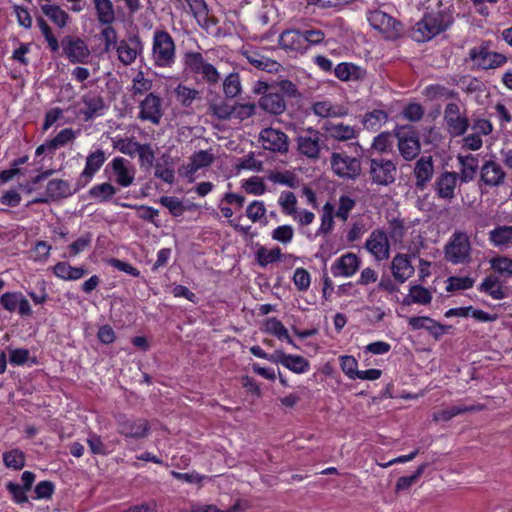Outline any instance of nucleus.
Wrapping results in <instances>:
<instances>
[{
	"label": "nucleus",
	"mask_w": 512,
	"mask_h": 512,
	"mask_svg": "<svg viewBox=\"0 0 512 512\" xmlns=\"http://www.w3.org/2000/svg\"><path fill=\"white\" fill-rule=\"evenodd\" d=\"M471 250L467 233L455 231L445 246V258L452 264H467L471 261Z\"/></svg>",
	"instance_id": "f257e3e1"
},
{
	"label": "nucleus",
	"mask_w": 512,
	"mask_h": 512,
	"mask_svg": "<svg viewBox=\"0 0 512 512\" xmlns=\"http://www.w3.org/2000/svg\"><path fill=\"white\" fill-rule=\"evenodd\" d=\"M400 155L406 161L414 160L421 151L418 133L412 125H402L395 129Z\"/></svg>",
	"instance_id": "f03ea898"
},
{
	"label": "nucleus",
	"mask_w": 512,
	"mask_h": 512,
	"mask_svg": "<svg viewBox=\"0 0 512 512\" xmlns=\"http://www.w3.org/2000/svg\"><path fill=\"white\" fill-rule=\"evenodd\" d=\"M324 137L323 134L313 128H308L306 131L299 134L296 138L299 154L309 160H318L322 146L324 145Z\"/></svg>",
	"instance_id": "7ed1b4c3"
},
{
	"label": "nucleus",
	"mask_w": 512,
	"mask_h": 512,
	"mask_svg": "<svg viewBox=\"0 0 512 512\" xmlns=\"http://www.w3.org/2000/svg\"><path fill=\"white\" fill-rule=\"evenodd\" d=\"M369 175L372 183L388 186L395 182L397 168L392 160L384 158H371Z\"/></svg>",
	"instance_id": "20e7f679"
},
{
	"label": "nucleus",
	"mask_w": 512,
	"mask_h": 512,
	"mask_svg": "<svg viewBox=\"0 0 512 512\" xmlns=\"http://www.w3.org/2000/svg\"><path fill=\"white\" fill-rule=\"evenodd\" d=\"M330 163L333 172L341 178L355 179L361 174L360 160L344 152H333Z\"/></svg>",
	"instance_id": "39448f33"
},
{
	"label": "nucleus",
	"mask_w": 512,
	"mask_h": 512,
	"mask_svg": "<svg viewBox=\"0 0 512 512\" xmlns=\"http://www.w3.org/2000/svg\"><path fill=\"white\" fill-rule=\"evenodd\" d=\"M259 142L265 150L274 153L285 154L289 150L288 136L283 131L272 127L261 130Z\"/></svg>",
	"instance_id": "423d86ee"
},
{
	"label": "nucleus",
	"mask_w": 512,
	"mask_h": 512,
	"mask_svg": "<svg viewBox=\"0 0 512 512\" xmlns=\"http://www.w3.org/2000/svg\"><path fill=\"white\" fill-rule=\"evenodd\" d=\"M453 23V17L449 11H431L424 15L416 26L417 32L425 29L427 32H445Z\"/></svg>",
	"instance_id": "0eeeda50"
},
{
	"label": "nucleus",
	"mask_w": 512,
	"mask_h": 512,
	"mask_svg": "<svg viewBox=\"0 0 512 512\" xmlns=\"http://www.w3.org/2000/svg\"><path fill=\"white\" fill-rule=\"evenodd\" d=\"M175 45L170 34H154L153 56L160 66L169 65L174 59Z\"/></svg>",
	"instance_id": "6e6552de"
},
{
	"label": "nucleus",
	"mask_w": 512,
	"mask_h": 512,
	"mask_svg": "<svg viewBox=\"0 0 512 512\" xmlns=\"http://www.w3.org/2000/svg\"><path fill=\"white\" fill-rule=\"evenodd\" d=\"M106 160V156L103 150L98 149L90 153L86 157L85 168L79 175L75 183V190L79 191L84 188L93 179L95 173L99 171Z\"/></svg>",
	"instance_id": "1a4fd4ad"
},
{
	"label": "nucleus",
	"mask_w": 512,
	"mask_h": 512,
	"mask_svg": "<svg viewBox=\"0 0 512 512\" xmlns=\"http://www.w3.org/2000/svg\"><path fill=\"white\" fill-rule=\"evenodd\" d=\"M321 34H279L278 42L282 49L286 51L305 52L310 42L318 43L322 38L313 39V36Z\"/></svg>",
	"instance_id": "9d476101"
},
{
	"label": "nucleus",
	"mask_w": 512,
	"mask_h": 512,
	"mask_svg": "<svg viewBox=\"0 0 512 512\" xmlns=\"http://www.w3.org/2000/svg\"><path fill=\"white\" fill-rule=\"evenodd\" d=\"M117 422L118 432L134 439L146 437L150 429L149 422L145 419H129L125 415H119Z\"/></svg>",
	"instance_id": "9b49d317"
},
{
	"label": "nucleus",
	"mask_w": 512,
	"mask_h": 512,
	"mask_svg": "<svg viewBox=\"0 0 512 512\" xmlns=\"http://www.w3.org/2000/svg\"><path fill=\"white\" fill-rule=\"evenodd\" d=\"M470 58L476 61L482 69H493L506 63L507 58L503 54L492 52L488 46L474 47L470 50Z\"/></svg>",
	"instance_id": "f8f14e48"
},
{
	"label": "nucleus",
	"mask_w": 512,
	"mask_h": 512,
	"mask_svg": "<svg viewBox=\"0 0 512 512\" xmlns=\"http://www.w3.org/2000/svg\"><path fill=\"white\" fill-rule=\"evenodd\" d=\"M365 248L375 257L377 261L389 258L390 244L386 233L383 230H374L365 243Z\"/></svg>",
	"instance_id": "ddd939ff"
},
{
	"label": "nucleus",
	"mask_w": 512,
	"mask_h": 512,
	"mask_svg": "<svg viewBox=\"0 0 512 512\" xmlns=\"http://www.w3.org/2000/svg\"><path fill=\"white\" fill-rule=\"evenodd\" d=\"M444 120L452 136H461L469 128V121L460 115V108L456 103H449L445 107Z\"/></svg>",
	"instance_id": "4468645a"
},
{
	"label": "nucleus",
	"mask_w": 512,
	"mask_h": 512,
	"mask_svg": "<svg viewBox=\"0 0 512 512\" xmlns=\"http://www.w3.org/2000/svg\"><path fill=\"white\" fill-rule=\"evenodd\" d=\"M458 179L459 174L457 172L445 171L441 173L434 183L436 195L447 201L454 199Z\"/></svg>",
	"instance_id": "2eb2a0df"
},
{
	"label": "nucleus",
	"mask_w": 512,
	"mask_h": 512,
	"mask_svg": "<svg viewBox=\"0 0 512 512\" xmlns=\"http://www.w3.org/2000/svg\"><path fill=\"white\" fill-rule=\"evenodd\" d=\"M367 20L370 26L378 32H397L402 28L400 21L381 10L368 12Z\"/></svg>",
	"instance_id": "dca6fc26"
},
{
	"label": "nucleus",
	"mask_w": 512,
	"mask_h": 512,
	"mask_svg": "<svg viewBox=\"0 0 512 512\" xmlns=\"http://www.w3.org/2000/svg\"><path fill=\"white\" fill-rule=\"evenodd\" d=\"M271 362L275 364H282L290 371L302 374L309 370L310 363L307 359L299 355L286 354L282 350H276Z\"/></svg>",
	"instance_id": "f3484780"
},
{
	"label": "nucleus",
	"mask_w": 512,
	"mask_h": 512,
	"mask_svg": "<svg viewBox=\"0 0 512 512\" xmlns=\"http://www.w3.org/2000/svg\"><path fill=\"white\" fill-rule=\"evenodd\" d=\"M139 118L141 120H148L151 123L158 125L162 118L161 99L157 95L150 93L140 103Z\"/></svg>",
	"instance_id": "a211bd4d"
},
{
	"label": "nucleus",
	"mask_w": 512,
	"mask_h": 512,
	"mask_svg": "<svg viewBox=\"0 0 512 512\" xmlns=\"http://www.w3.org/2000/svg\"><path fill=\"white\" fill-rule=\"evenodd\" d=\"M63 49L72 63H84L90 55L86 43L80 38L67 36L63 42Z\"/></svg>",
	"instance_id": "6ab92c4d"
},
{
	"label": "nucleus",
	"mask_w": 512,
	"mask_h": 512,
	"mask_svg": "<svg viewBox=\"0 0 512 512\" xmlns=\"http://www.w3.org/2000/svg\"><path fill=\"white\" fill-rule=\"evenodd\" d=\"M241 54L255 68L262 71H266L268 73H276L279 71L281 67V65L277 61L265 57L261 55L258 51L249 47H242Z\"/></svg>",
	"instance_id": "aec40b11"
},
{
	"label": "nucleus",
	"mask_w": 512,
	"mask_h": 512,
	"mask_svg": "<svg viewBox=\"0 0 512 512\" xmlns=\"http://www.w3.org/2000/svg\"><path fill=\"white\" fill-rule=\"evenodd\" d=\"M110 166L117 184L122 187H128L133 183L135 172L128 160L116 157L112 160Z\"/></svg>",
	"instance_id": "412c9836"
},
{
	"label": "nucleus",
	"mask_w": 512,
	"mask_h": 512,
	"mask_svg": "<svg viewBox=\"0 0 512 512\" xmlns=\"http://www.w3.org/2000/svg\"><path fill=\"white\" fill-rule=\"evenodd\" d=\"M488 240L500 251L512 249V225H496L489 231Z\"/></svg>",
	"instance_id": "4be33fe9"
},
{
	"label": "nucleus",
	"mask_w": 512,
	"mask_h": 512,
	"mask_svg": "<svg viewBox=\"0 0 512 512\" xmlns=\"http://www.w3.org/2000/svg\"><path fill=\"white\" fill-rule=\"evenodd\" d=\"M506 173L500 164L495 161H486L481 167V181L487 186L495 187L503 184Z\"/></svg>",
	"instance_id": "5701e85b"
},
{
	"label": "nucleus",
	"mask_w": 512,
	"mask_h": 512,
	"mask_svg": "<svg viewBox=\"0 0 512 512\" xmlns=\"http://www.w3.org/2000/svg\"><path fill=\"white\" fill-rule=\"evenodd\" d=\"M360 267V259L354 253H346L341 256L331 267L334 276L350 277Z\"/></svg>",
	"instance_id": "b1692460"
},
{
	"label": "nucleus",
	"mask_w": 512,
	"mask_h": 512,
	"mask_svg": "<svg viewBox=\"0 0 512 512\" xmlns=\"http://www.w3.org/2000/svg\"><path fill=\"white\" fill-rule=\"evenodd\" d=\"M391 271L395 280L404 283L415 272L407 254H397L391 262Z\"/></svg>",
	"instance_id": "393cba45"
},
{
	"label": "nucleus",
	"mask_w": 512,
	"mask_h": 512,
	"mask_svg": "<svg viewBox=\"0 0 512 512\" xmlns=\"http://www.w3.org/2000/svg\"><path fill=\"white\" fill-rule=\"evenodd\" d=\"M434 172V165L431 156H422L415 163L414 176L416 178V187L424 189L427 183L432 179Z\"/></svg>",
	"instance_id": "a878e982"
},
{
	"label": "nucleus",
	"mask_w": 512,
	"mask_h": 512,
	"mask_svg": "<svg viewBox=\"0 0 512 512\" xmlns=\"http://www.w3.org/2000/svg\"><path fill=\"white\" fill-rule=\"evenodd\" d=\"M82 103L84 108L80 110L83 115L84 121H90L96 116L102 115V111L105 109V102L103 97L96 94H86L82 97Z\"/></svg>",
	"instance_id": "bb28decb"
},
{
	"label": "nucleus",
	"mask_w": 512,
	"mask_h": 512,
	"mask_svg": "<svg viewBox=\"0 0 512 512\" xmlns=\"http://www.w3.org/2000/svg\"><path fill=\"white\" fill-rule=\"evenodd\" d=\"M259 106L273 115H280L286 110V102L283 96L272 89L260 98Z\"/></svg>",
	"instance_id": "cd10ccee"
},
{
	"label": "nucleus",
	"mask_w": 512,
	"mask_h": 512,
	"mask_svg": "<svg viewBox=\"0 0 512 512\" xmlns=\"http://www.w3.org/2000/svg\"><path fill=\"white\" fill-rule=\"evenodd\" d=\"M457 160L460 164V173H458L460 181L463 183L472 181L479 168L478 158L472 154H459Z\"/></svg>",
	"instance_id": "c85d7f7f"
},
{
	"label": "nucleus",
	"mask_w": 512,
	"mask_h": 512,
	"mask_svg": "<svg viewBox=\"0 0 512 512\" xmlns=\"http://www.w3.org/2000/svg\"><path fill=\"white\" fill-rule=\"evenodd\" d=\"M76 192L75 188L71 190V186L68 181L62 179L50 180L46 186V195L52 201L62 200Z\"/></svg>",
	"instance_id": "c756f323"
},
{
	"label": "nucleus",
	"mask_w": 512,
	"mask_h": 512,
	"mask_svg": "<svg viewBox=\"0 0 512 512\" xmlns=\"http://www.w3.org/2000/svg\"><path fill=\"white\" fill-rule=\"evenodd\" d=\"M432 301L431 292L422 285H412L402 301L403 305L409 306L413 303L420 305H428Z\"/></svg>",
	"instance_id": "7c9ffc66"
},
{
	"label": "nucleus",
	"mask_w": 512,
	"mask_h": 512,
	"mask_svg": "<svg viewBox=\"0 0 512 512\" xmlns=\"http://www.w3.org/2000/svg\"><path fill=\"white\" fill-rule=\"evenodd\" d=\"M130 41L133 46H131L125 40L120 41L119 45L117 46L119 60L125 65L131 64L137 56V48L139 45L137 35L134 34V36L130 38Z\"/></svg>",
	"instance_id": "2f4dec72"
},
{
	"label": "nucleus",
	"mask_w": 512,
	"mask_h": 512,
	"mask_svg": "<svg viewBox=\"0 0 512 512\" xmlns=\"http://www.w3.org/2000/svg\"><path fill=\"white\" fill-rule=\"evenodd\" d=\"M335 76L341 81L359 80L363 76L360 67L352 63H340L334 69Z\"/></svg>",
	"instance_id": "473e14b6"
},
{
	"label": "nucleus",
	"mask_w": 512,
	"mask_h": 512,
	"mask_svg": "<svg viewBox=\"0 0 512 512\" xmlns=\"http://www.w3.org/2000/svg\"><path fill=\"white\" fill-rule=\"evenodd\" d=\"M116 192L117 189L111 183L104 182L90 188L88 195L91 199L103 203L110 201Z\"/></svg>",
	"instance_id": "72a5a7b5"
},
{
	"label": "nucleus",
	"mask_w": 512,
	"mask_h": 512,
	"mask_svg": "<svg viewBox=\"0 0 512 512\" xmlns=\"http://www.w3.org/2000/svg\"><path fill=\"white\" fill-rule=\"evenodd\" d=\"M325 129L335 140L347 141L356 137V130L354 127L343 123L326 125Z\"/></svg>",
	"instance_id": "f704fd0d"
},
{
	"label": "nucleus",
	"mask_w": 512,
	"mask_h": 512,
	"mask_svg": "<svg viewBox=\"0 0 512 512\" xmlns=\"http://www.w3.org/2000/svg\"><path fill=\"white\" fill-rule=\"evenodd\" d=\"M214 159V155L208 151L200 150L195 152L191 156V161L187 166L188 172L194 173L201 168L208 167L214 162Z\"/></svg>",
	"instance_id": "c9c22d12"
},
{
	"label": "nucleus",
	"mask_w": 512,
	"mask_h": 512,
	"mask_svg": "<svg viewBox=\"0 0 512 512\" xmlns=\"http://www.w3.org/2000/svg\"><path fill=\"white\" fill-rule=\"evenodd\" d=\"M479 289L488 293L493 299L501 300L505 297L500 281L496 276L490 275L484 279Z\"/></svg>",
	"instance_id": "e433bc0d"
},
{
	"label": "nucleus",
	"mask_w": 512,
	"mask_h": 512,
	"mask_svg": "<svg viewBox=\"0 0 512 512\" xmlns=\"http://www.w3.org/2000/svg\"><path fill=\"white\" fill-rule=\"evenodd\" d=\"M98 20L103 24H110L115 18L113 4L110 0H94Z\"/></svg>",
	"instance_id": "4c0bfd02"
},
{
	"label": "nucleus",
	"mask_w": 512,
	"mask_h": 512,
	"mask_svg": "<svg viewBox=\"0 0 512 512\" xmlns=\"http://www.w3.org/2000/svg\"><path fill=\"white\" fill-rule=\"evenodd\" d=\"M42 11L49 20L57 25L58 28H63L69 18V15L56 5H45L42 7Z\"/></svg>",
	"instance_id": "58836bf2"
},
{
	"label": "nucleus",
	"mask_w": 512,
	"mask_h": 512,
	"mask_svg": "<svg viewBox=\"0 0 512 512\" xmlns=\"http://www.w3.org/2000/svg\"><path fill=\"white\" fill-rule=\"evenodd\" d=\"M423 95L430 101L437 100V99H450L454 98L457 94L445 86L435 84V85H429L427 86L424 91Z\"/></svg>",
	"instance_id": "ea45409f"
},
{
	"label": "nucleus",
	"mask_w": 512,
	"mask_h": 512,
	"mask_svg": "<svg viewBox=\"0 0 512 512\" xmlns=\"http://www.w3.org/2000/svg\"><path fill=\"white\" fill-rule=\"evenodd\" d=\"M388 119V114L383 110L375 109L365 114L363 124L367 129L377 131Z\"/></svg>",
	"instance_id": "a19ab883"
},
{
	"label": "nucleus",
	"mask_w": 512,
	"mask_h": 512,
	"mask_svg": "<svg viewBox=\"0 0 512 512\" xmlns=\"http://www.w3.org/2000/svg\"><path fill=\"white\" fill-rule=\"evenodd\" d=\"M3 462L8 468L20 470L25 466V455L19 449L3 453Z\"/></svg>",
	"instance_id": "79ce46f5"
},
{
	"label": "nucleus",
	"mask_w": 512,
	"mask_h": 512,
	"mask_svg": "<svg viewBox=\"0 0 512 512\" xmlns=\"http://www.w3.org/2000/svg\"><path fill=\"white\" fill-rule=\"evenodd\" d=\"M209 112L219 120L230 119L234 114L235 108L224 101L212 102L209 104Z\"/></svg>",
	"instance_id": "37998d69"
},
{
	"label": "nucleus",
	"mask_w": 512,
	"mask_h": 512,
	"mask_svg": "<svg viewBox=\"0 0 512 512\" xmlns=\"http://www.w3.org/2000/svg\"><path fill=\"white\" fill-rule=\"evenodd\" d=\"M426 467H427L426 463L421 464L412 475L402 476V477L398 478L396 486H395L396 492L408 490L422 476Z\"/></svg>",
	"instance_id": "c03bdc74"
},
{
	"label": "nucleus",
	"mask_w": 512,
	"mask_h": 512,
	"mask_svg": "<svg viewBox=\"0 0 512 512\" xmlns=\"http://www.w3.org/2000/svg\"><path fill=\"white\" fill-rule=\"evenodd\" d=\"M281 257V249L279 247H275L271 250H268L265 247H260L256 252V258L260 266L265 267L270 263L276 262L280 260Z\"/></svg>",
	"instance_id": "a18cd8bd"
},
{
	"label": "nucleus",
	"mask_w": 512,
	"mask_h": 512,
	"mask_svg": "<svg viewBox=\"0 0 512 512\" xmlns=\"http://www.w3.org/2000/svg\"><path fill=\"white\" fill-rule=\"evenodd\" d=\"M199 92L196 89L189 88L185 85L179 84L175 89L177 101L184 107H189L192 102L198 97Z\"/></svg>",
	"instance_id": "49530a36"
},
{
	"label": "nucleus",
	"mask_w": 512,
	"mask_h": 512,
	"mask_svg": "<svg viewBox=\"0 0 512 512\" xmlns=\"http://www.w3.org/2000/svg\"><path fill=\"white\" fill-rule=\"evenodd\" d=\"M141 143L134 141L133 138H120L113 142V147L121 153L133 157L137 154Z\"/></svg>",
	"instance_id": "de8ad7c7"
},
{
	"label": "nucleus",
	"mask_w": 512,
	"mask_h": 512,
	"mask_svg": "<svg viewBox=\"0 0 512 512\" xmlns=\"http://www.w3.org/2000/svg\"><path fill=\"white\" fill-rule=\"evenodd\" d=\"M491 268L497 273L512 277V259L506 256H497L490 260Z\"/></svg>",
	"instance_id": "09e8293b"
},
{
	"label": "nucleus",
	"mask_w": 512,
	"mask_h": 512,
	"mask_svg": "<svg viewBox=\"0 0 512 512\" xmlns=\"http://www.w3.org/2000/svg\"><path fill=\"white\" fill-rule=\"evenodd\" d=\"M137 154L141 168L149 169L153 167L155 161V152L151 144H141Z\"/></svg>",
	"instance_id": "8fccbe9b"
},
{
	"label": "nucleus",
	"mask_w": 512,
	"mask_h": 512,
	"mask_svg": "<svg viewBox=\"0 0 512 512\" xmlns=\"http://www.w3.org/2000/svg\"><path fill=\"white\" fill-rule=\"evenodd\" d=\"M159 203L166 207L174 217H179L185 212L184 204L177 197L162 196Z\"/></svg>",
	"instance_id": "3c124183"
},
{
	"label": "nucleus",
	"mask_w": 512,
	"mask_h": 512,
	"mask_svg": "<svg viewBox=\"0 0 512 512\" xmlns=\"http://www.w3.org/2000/svg\"><path fill=\"white\" fill-rule=\"evenodd\" d=\"M333 213H334V206L330 202H327L323 206V213L321 217V226L318 230V233L320 234H327L329 233L334 225L333 220Z\"/></svg>",
	"instance_id": "603ef678"
},
{
	"label": "nucleus",
	"mask_w": 512,
	"mask_h": 512,
	"mask_svg": "<svg viewBox=\"0 0 512 512\" xmlns=\"http://www.w3.org/2000/svg\"><path fill=\"white\" fill-rule=\"evenodd\" d=\"M75 133L71 128L61 130L53 139L49 140L50 152L53 153L59 147L65 146L74 140Z\"/></svg>",
	"instance_id": "864d4df0"
},
{
	"label": "nucleus",
	"mask_w": 512,
	"mask_h": 512,
	"mask_svg": "<svg viewBox=\"0 0 512 512\" xmlns=\"http://www.w3.org/2000/svg\"><path fill=\"white\" fill-rule=\"evenodd\" d=\"M279 204L282 207V211L287 215H292L296 218V204L297 199L293 192L284 191L279 199Z\"/></svg>",
	"instance_id": "5fc2aeb1"
},
{
	"label": "nucleus",
	"mask_w": 512,
	"mask_h": 512,
	"mask_svg": "<svg viewBox=\"0 0 512 512\" xmlns=\"http://www.w3.org/2000/svg\"><path fill=\"white\" fill-rule=\"evenodd\" d=\"M155 171L154 176L156 178L161 179L167 184H174L175 182V170L174 167L168 166L165 164L155 163L154 165Z\"/></svg>",
	"instance_id": "6e6d98bb"
},
{
	"label": "nucleus",
	"mask_w": 512,
	"mask_h": 512,
	"mask_svg": "<svg viewBox=\"0 0 512 512\" xmlns=\"http://www.w3.org/2000/svg\"><path fill=\"white\" fill-rule=\"evenodd\" d=\"M191 9L194 11L195 16L198 18V22L205 29H208L207 19V8L204 0H187Z\"/></svg>",
	"instance_id": "4d7b16f0"
},
{
	"label": "nucleus",
	"mask_w": 512,
	"mask_h": 512,
	"mask_svg": "<svg viewBox=\"0 0 512 512\" xmlns=\"http://www.w3.org/2000/svg\"><path fill=\"white\" fill-rule=\"evenodd\" d=\"M223 89L226 97H236L241 90L238 74H229L223 83Z\"/></svg>",
	"instance_id": "13d9d810"
},
{
	"label": "nucleus",
	"mask_w": 512,
	"mask_h": 512,
	"mask_svg": "<svg viewBox=\"0 0 512 512\" xmlns=\"http://www.w3.org/2000/svg\"><path fill=\"white\" fill-rule=\"evenodd\" d=\"M242 187L245 189V191L249 194L253 195H262L266 191V185L263 182L262 178L258 176H253L249 179H247Z\"/></svg>",
	"instance_id": "bf43d9fd"
},
{
	"label": "nucleus",
	"mask_w": 512,
	"mask_h": 512,
	"mask_svg": "<svg viewBox=\"0 0 512 512\" xmlns=\"http://www.w3.org/2000/svg\"><path fill=\"white\" fill-rule=\"evenodd\" d=\"M474 285V279L470 277H457L452 276L448 278V286L446 288L447 291H455V290H465L472 288Z\"/></svg>",
	"instance_id": "052dcab7"
},
{
	"label": "nucleus",
	"mask_w": 512,
	"mask_h": 512,
	"mask_svg": "<svg viewBox=\"0 0 512 512\" xmlns=\"http://www.w3.org/2000/svg\"><path fill=\"white\" fill-rule=\"evenodd\" d=\"M293 282L299 291H306L310 287L311 278L304 268H297L293 275Z\"/></svg>",
	"instance_id": "680f3d73"
},
{
	"label": "nucleus",
	"mask_w": 512,
	"mask_h": 512,
	"mask_svg": "<svg viewBox=\"0 0 512 512\" xmlns=\"http://www.w3.org/2000/svg\"><path fill=\"white\" fill-rule=\"evenodd\" d=\"M355 200L347 195H342L339 199V206L336 212V216L343 221L348 219L350 211L355 206Z\"/></svg>",
	"instance_id": "e2e57ef3"
},
{
	"label": "nucleus",
	"mask_w": 512,
	"mask_h": 512,
	"mask_svg": "<svg viewBox=\"0 0 512 512\" xmlns=\"http://www.w3.org/2000/svg\"><path fill=\"white\" fill-rule=\"evenodd\" d=\"M340 366L346 376H348L350 379H355V375H357L358 372V363L353 356H341Z\"/></svg>",
	"instance_id": "0e129e2a"
},
{
	"label": "nucleus",
	"mask_w": 512,
	"mask_h": 512,
	"mask_svg": "<svg viewBox=\"0 0 512 512\" xmlns=\"http://www.w3.org/2000/svg\"><path fill=\"white\" fill-rule=\"evenodd\" d=\"M266 213V208L262 201H253L246 209V215L252 222L261 220Z\"/></svg>",
	"instance_id": "69168bd1"
},
{
	"label": "nucleus",
	"mask_w": 512,
	"mask_h": 512,
	"mask_svg": "<svg viewBox=\"0 0 512 512\" xmlns=\"http://www.w3.org/2000/svg\"><path fill=\"white\" fill-rule=\"evenodd\" d=\"M6 489L9 491V493L12 495L13 500L17 504H23L28 502V497L26 495V490L21 485L13 482H9L6 484Z\"/></svg>",
	"instance_id": "338daca9"
},
{
	"label": "nucleus",
	"mask_w": 512,
	"mask_h": 512,
	"mask_svg": "<svg viewBox=\"0 0 512 512\" xmlns=\"http://www.w3.org/2000/svg\"><path fill=\"white\" fill-rule=\"evenodd\" d=\"M265 327L267 332L275 335L279 339L287 336L288 330L285 328L281 321L274 317L267 319Z\"/></svg>",
	"instance_id": "774afa93"
}]
</instances>
